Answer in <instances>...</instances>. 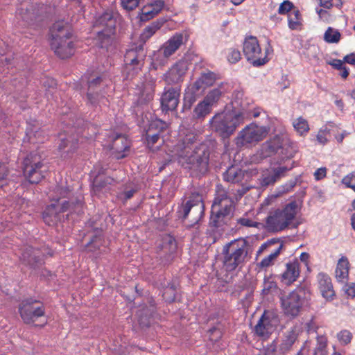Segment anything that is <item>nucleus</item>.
Listing matches in <instances>:
<instances>
[{
  "instance_id": "f257e3e1",
  "label": "nucleus",
  "mask_w": 355,
  "mask_h": 355,
  "mask_svg": "<svg viewBox=\"0 0 355 355\" xmlns=\"http://www.w3.org/2000/svg\"><path fill=\"white\" fill-rule=\"evenodd\" d=\"M196 141V135L189 132L174 146L172 152L179 159V162L192 171L193 175L198 176L208 171L210 150L205 144L193 148Z\"/></svg>"
},
{
  "instance_id": "f03ea898",
  "label": "nucleus",
  "mask_w": 355,
  "mask_h": 355,
  "mask_svg": "<svg viewBox=\"0 0 355 355\" xmlns=\"http://www.w3.org/2000/svg\"><path fill=\"white\" fill-rule=\"evenodd\" d=\"M72 191L68 187L57 186L51 197L52 202L43 212V219L48 225H53L63 219L62 213L74 211L76 206H82V202L71 199Z\"/></svg>"
},
{
  "instance_id": "7ed1b4c3",
  "label": "nucleus",
  "mask_w": 355,
  "mask_h": 355,
  "mask_svg": "<svg viewBox=\"0 0 355 355\" xmlns=\"http://www.w3.org/2000/svg\"><path fill=\"white\" fill-rule=\"evenodd\" d=\"M76 21L73 17L70 21H58L50 29L51 47L61 59L69 58L73 54L74 44L69 23L72 24Z\"/></svg>"
},
{
  "instance_id": "20e7f679",
  "label": "nucleus",
  "mask_w": 355,
  "mask_h": 355,
  "mask_svg": "<svg viewBox=\"0 0 355 355\" xmlns=\"http://www.w3.org/2000/svg\"><path fill=\"white\" fill-rule=\"evenodd\" d=\"M248 116L245 110H238L232 104V109L216 114L209 121L211 130L222 138L226 139L234 134L236 128L245 122Z\"/></svg>"
},
{
  "instance_id": "39448f33",
  "label": "nucleus",
  "mask_w": 355,
  "mask_h": 355,
  "mask_svg": "<svg viewBox=\"0 0 355 355\" xmlns=\"http://www.w3.org/2000/svg\"><path fill=\"white\" fill-rule=\"evenodd\" d=\"M235 209L234 202L227 191L217 186L216 196L211 205L210 225L220 227L232 218Z\"/></svg>"
},
{
  "instance_id": "423d86ee",
  "label": "nucleus",
  "mask_w": 355,
  "mask_h": 355,
  "mask_svg": "<svg viewBox=\"0 0 355 355\" xmlns=\"http://www.w3.org/2000/svg\"><path fill=\"white\" fill-rule=\"evenodd\" d=\"M118 12L112 9L106 10L96 15L93 22V30L96 34V40L101 48H107L112 42L117 19Z\"/></svg>"
},
{
  "instance_id": "0eeeda50",
  "label": "nucleus",
  "mask_w": 355,
  "mask_h": 355,
  "mask_svg": "<svg viewBox=\"0 0 355 355\" xmlns=\"http://www.w3.org/2000/svg\"><path fill=\"white\" fill-rule=\"evenodd\" d=\"M248 242L244 239L232 241L223 248V266L227 271L235 270L241 267L248 254Z\"/></svg>"
},
{
  "instance_id": "6e6552de",
  "label": "nucleus",
  "mask_w": 355,
  "mask_h": 355,
  "mask_svg": "<svg viewBox=\"0 0 355 355\" xmlns=\"http://www.w3.org/2000/svg\"><path fill=\"white\" fill-rule=\"evenodd\" d=\"M296 201H291L282 209H277L270 212L266 218L267 228L272 232H280L288 227L300 211Z\"/></svg>"
},
{
  "instance_id": "1a4fd4ad",
  "label": "nucleus",
  "mask_w": 355,
  "mask_h": 355,
  "mask_svg": "<svg viewBox=\"0 0 355 355\" xmlns=\"http://www.w3.org/2000/svg\"><path fill=\"white\" fill-rule=\"evenodd\" d=\"M216 80V75L212 71L203 72L195 82L188 85L185 89L183 98V110H189L197 98L200 96L205 90L212 86Z\"/></svg>"
},
{
  "instance_id": "9d476101",
  "label": "nucleus",
  "mask_w": 355,
  "mask_h": 355,
  "mask_svg": "<svg viewBox=\"0 0 355 355\" xmlns=\"http://www.w3.org/2000/svg\"><path fill=\"white\" fill-rule=\"evenodd\" d=\"M297 151V148L295 143L286 141L280 144L279 139H274L264 143L259 153L262 159L277 153L284 160L293 157Z\"/></svg>"
},
{
  "instance_id": "9b49d317",
  "label": "nucleus",
  "mask_w": 355,
  "mask_h": 355,
  "mask_svg": "<svg viewBox=\"0 0 355 355\" xmlns=\"http://www.w3.org/2000/svg\"><path fill=\"white\" fill-rule=\"evenodd\" d=\"M146 52L143 44L132 45L128 49L124 55L127 78H133L141 70L144 64Z\"/></svg>"
},
{
  "instance_id": "f8f14e48",
  "label": "nucleus",
  "mask_w": 355,
  "mask_h": 355,
  "mask_svg": "<svg viewBox=\"0 0 355 355\" xmlns=\"http://www.w3.org/2000/svg\"><path fill=\"white\" fill-rule=\"evenodd\" d=\"M42 156L37 152H32L24 159L23 172L25 178L31 184H37L44 177L42 168Z\"/></svg>"
},
{
  "instance_id": "ddd939ff",
  "label": "nucleus",
  "mask_w": 355,
  "mask_h": 355,
  "mask_svg": "<svg viewBox=\"0 0 355 355\" xmlns=\"http://www.w3.org/2000/svg\"><path fill=\"white\" fill-rule=\"evenodd\" d=\"M178 216L182 219H186L189 214L191 216V224L198 223L204 213V204L202 196L198 193H193L189 196L185 204H182L178 211Z\"/></svg>"
},
{
  "instance_id": "4468645a",
  "label": "nucleus",
  "mask_w": 355,
  "mask_h": 355,
  "mask_svg": "<svg viewBox=\"0 0 355 355\" xmlns=\"http://www.w3.org/2000/svg\"><path fill=\"white\" fill-rule=\"evenodd\" d=\"M269 49H266L263 54L259 41L256 37L249 36L246 37L243 44V52L247 60L255 67L265 64L268 59L267 54Z\"/></svg>"
},
{
  "instance_id": "2eb2a0df",
  "label": "nucleus",
  "mask_w": 355,
  "mask_h": 355,
  "mask_svg": "<svg viewBox=\"0 0 355 355\" xmlns=\"http://www.w3.org/2000/svg\"><path fill=\"white\" fill-rule=\"evenodd\" d=\"M270 128L252 123L243 128L236 138V144L243 146L263 140L268 134Z\"/></svg>"
},
{
  "instance_id": "dca6fc26",
  "label": "nucleus",
  "mask_w": 355,
  "mask_h": 355,
  "mask_svg": "<svg viewBox=\"0 0 355 355\" xmlns=\"http://www.w3.org/2000/svg\"><path fill=\"white\" fill-rule=\"evenodd\" d=\"M304 291L298 288L281 297L282 308L285 315L291 318L298 315L304 304Z\"/></svg>"
},
{
  "instance_id": "f3484780",
  "label": "nucleus",
  "mask_w": 355,
  "mask_h": 355,
  "mask_svg": "<svg viewBox=\"0 0 355 355\" xmlns=\"http://www.w3.org/2000/svg\"><path fill=\"white\" fill-rule=\"evenodd\" d=\"M19 313L23 321L26 324L35 322L40 317L44 315V306L32 298L23 300L19 306Z\"/></svg>"
},
{
  "instance_id": "a211bd4d",
  "label": "nucleus",
  "mask_w": 355,
  "mask_h": 355,
  "mask_svg": "<svg viewBox=\"0 0 355 355\" xmlns=\"http://www.w3.org/2000/svg\"><path fill=\"white\" fill-rule=\"evenodd\" d=\"M277 323L278 319L275 313L265 311L254 327V333L257 336L267 339L274 331Z\"/></svg>"
},
{
  "instance_id": "6ab92c4d",
  "label": "nucleus",
  "mask_w": 355,
  "mask_h": 355,
  "mask_svg": "<svg viewBox=\"0 0 355 355\" xmlns=\"http://www.w3.org/2000/svg\"><path fill=\"white\" fill-rule=\"evenodd\" d=\"M293 166V162L291 166L272 168L263 171L259 179L260 185L262 187H267L274 184L278 180L285 176L286 172L291 170Z\"/></svg>"
},
{
  "instance_id": "aec40b11",
  "label": "nucleus",
  "mask_w": 355,
  "mask_h": 355,
  "mask_svg": "<svg viewBox=\"0 0 355 355\" xmlns=\"http://www.w3.org/2000/svg\"><path fill=\"white\" fill-rule=\"evenodd\" d=\"M180 95L178 87L165 88L161 96V106L163 111H173L176 109Z\"/></svg>"
},
{
  "instance_id": "412c9836",
  "label": "nucleus",
  "mask_w": 355,
  "mask_h": 355,
  "mask_svg": "<svg viewBox=\"0 0 355 355\" xmlns=\"http://www.w3.org/2000/svg\"><path fill=\"white\" fill-rule=\"evenodd\" d=\"M243 92L242 91H234L232 94V104L238 110H245L248 112V116L245 118V121L251 117L257 118L260 116L261 110L259 107L251 109L250 103L247 99H243Z\"/></svg>"
},
{
  "instance_id": "4be33fe9",
  "label": "nucleus",
  "mask_w": 355,
  "mask_h": 355,
  "mask_svg": "<svg viewBox=\"0 0 355 355\" xmlns=\"http://www.w3.org/2000/svg\"><path fill=\"white\" fill-rule=\"evenodd\" d=\"M187 69V62L185 61H179L173 65L164 75V80L169 85L179 83L183 80Z\"/></svg>"
},
{
  "instance_id": "5701e85b",
  "label": "nucleus",
  "mask_w": 355,
  "mask_h": 355,
  "mask_svg": "<svg viewBox=\"0 0 355 355\" xmlns=\"http://www.w3.org/2000/svg\"><path fill=\"white\" fill-rule=\"evenodd\" d=\"M300 332V327L295 325L284 334L282 342L279 346V352L280 354H285L293 349Z\"/></svg>"
},
{
  "instance_id": "b1692460",
  "label": "nucleus",
  "mask_w": 355,
  "mask_h": 355,
  "mask_svg": "<svg viewBox=\"0 0 355 355\" xmlns=\"http://www.w3.org/2000/svg\"><path fill=\"white\" fill-rule=\"evenodd\" d=\"M44 9L43 5L36 4L31 6L30 8H21L17 10V17H20L24 24L22 25H31L34 21L40 18V15Z\"/></svg>"
},
{
  "instance_id": "393cba45",
  "label": "nucleus",
  "mask_w": 355,
  "mask_h": 355,
  "mask_svg": "<svg viewBox=\"0 0 355 355\" xmlns=\"http://www.w3.org/2000/svg\"><path fill=\"white\" fill-rule=\"evenodd\" d=\"M166 127V123L161 120H157L150 124L149 128L146 133V140L148 147L152 150L158 149L154 145L160 139V132Z\"/></svg>"
},
{
  "instance_id": "a878e982",
  "label": "nucleus",
  "mask_w": 355,
  "mask_h": 355,
  "mask_svg": "<svg viewBox=\"0 0 355 355\" xmlns=\"http://www.w3.org/2000/svg\"><path fill=\"white\" fill-rule=\"evenodd\" d=\"M300 263L297 259L287 262L286 269L281 276L282 282L286 285H291L295 282L300 276Z\"/></svg>"
},
{
  "instance_id": "bb28decb",
  "label": "nucleus",
  "mask_w": 355,
  "mask_h": 355,
  "mask_svg": "<svg viewBox=\"0 0 355 355\" xmlns=\"http://www.w3.org/2000/svg\"><path fill=\"white\" fill-rule=\"evenodd\" d=\"M318 288L322 297L327 300H332L335 295L330 277L324 272H319L317 275Z\"/></svg>"
},
{
  "instance_id": "cd10ccee",
  "label": "nucleus",
  "mask_w": 355,
  "mask_h": 355,
  "mask_svg": "<svg viewBox=\"0 0 355 355\" xmlns=\"http://www.w3.org/2000/svg\"><path fill=\"white\" fill-rule=\"evenodd\" d=\"M183 34L177 33L162 45L159 52L165 58H168L180 48L183 44Z\"/></svg>"
},
{
  "instance_id": "c85d7f7f",
  "label": "nucleus",
  "mask_w": 355,
  "mask_h": 355,
  "mask_svg": "<svg viewBox=\"0 0 355 355\" xmlns=\"http://www.w3.org/2000/svg\"><path fill=\"white\" fill-rule=\"evenodd\" d=\"M21 260L32 268H36L43 263V256L40 251L32 247L26 248L21 256Z\"/></svg>"
},
{
  "instance_id": "c756f323",
  "label": "nucleus",
  "mask_w": 355,
  "mask_h": 355,
  "mask_svg": "<svg viewBox=\"0 0 355 355\" xmlns=\"http://www.w3.org/2000/svg\"><path fill=\"white\" fill-rule=\"evenodd\" d=\"M130 141L123 135H116L112 141V149L117 159L125 157L130 151Z\"/></svg>"
},
{
  "instance_id": "7c9ffc66",
  "label": "nucleus",
  "mask_w": 355,
  "mask_h": 355,
  "mask_svg": "<svg viewBox=\"0 0 355 355\" xmlns=\"http://www.w3.org/2000/svg\"><path fill=\"white\" fill-rule=\"evenodd\" d=\"M85 249L88 252L94 253L96 257H99L105 252L106 247L105 246V240L101 232H98V233L86 245Z\"/></svg>"
},
{
  "instance_id": "2f4dec72",
  "label": "nucleus",
  "mask_w": 355,
  "mask_h": 355,
  "mask_svg": "<svg viewBox=\"0 0 355 355\" xmlns=\"http://www.w3.org/2000/svg\"><path fill=\"white\" fill-rule=\"evenodd\" d=\"M101 82L102 78L101 77H96V78L88 81L87 97L88 101L93 105H95L98 103L100 98L102 96L96 91L98 87H100Z\"/></svg>"
},
{
  "instance_id": "473e14b6",
  "label": "nucleus",
  "mask_w": 355,
  "mask_h": 355,
  "mask_svg": "<svg viewBox=\"0 0 355 355\" xmlns=\"http://www.w3.org/2000/svg\"><path fill=\"white\" fill-rule=\"evenodd\" d=\"M244 178V171L237 166H231L223 173L224 180L231 183L241 182Z\"/></svg>"
},
{
  "instance_id": "72a5a7b5",
  "label": "nucleus",
  "mask_w": 355,
  "mask_h": 355,
  "mask_svg": "<svg viewBox=\"0 0 355 355\" xmlns=\"http://www.w3.org/2000/svg\"><path fill=\"white\" fill-rule=\"evenodd\" d=\"M349 275V262L347 258L342 257L338 260L336 268V278L339 282L344 283Z\"/></svg>"
},
{
  "instance_id": "f704fd0d",
  "label": "nucleus",
  "mask_w": 355,
  "mask_h": 355,
  "mask_svg": "<svg viewBox=\"0 0 355 355\" xmlns=\"http://www.w3.org/2000/svg\"><path fill=\"white\" fill-rule=\"evenodd\" d=\"M212 107L204 100L200 101L194 107L192 118L202 121L211 113Z\"/></svg>"
},
{
  "instance_id": "c9c22d12",
  "label": "nucleus",
  "mask_w": 355,
  "mask_h": 355,
  "mask_svg": "<svg viewBox=\"0 0 355 355\" xmlns=\"http://www.w3.org/2000/svg\"><path fill=\"white\" fill-rule=\"evenodd\" d=\"M164 21L162 20H157L152 22L150 25L147 26L141 34L140 35V40L144 44L158 30L163 26Z\"/></svg>"
},
{
  "instance_id": "e433bc0d",
  "label": "nucleus",
  "mask_w": 355,
  "mask_h": 355,
  "mask_svg": "<svg viewBox=\"0 0 355 355\" xmlns=\"http://www.w3.org/2000/svg\"><path fill=\"white\" fill-rule=\"evenodd\" d=\"M105 169L101 164L94 166L90 174L91 178H93V187H101L103 186V175H105Z\"/></svg>"
},
{
  "instance_id": "4c0bfd02",
  "label": "nucleus",
  "mask_w": 355,
  "mask_h": 355,
  "mask_svg": "<svg viewBox=\"0 0 355 355\" xmlns=\"http://www.w3.org/2000/svg\"><path fill=\"white\" fill-rule=\"evenodd\" d=\"M293 125L296 132L301 136L306 135L309 131L308 121L302 116L294 120Z\"/></svg>"
},
{
  "instance_id": "58836bf2",
  "label": "nucleus",
  "mask_w": 355,
  "mask_h": 355,
  "mask_svg": "<svg viewBox=\"0 0 355 355\" xmlns=\"http://www.w3.org/2000/svg\"><path fill=\"white\" fill-rule=\"evenodd\" d=\"M301 15L298 10H294L293 12L288 16V25L289 28L291 30H297L300 28L302 25L301 23Z\"/></svg>"
},
{
  "instance_id": "ea45409f",
  "label": "nucleus",
  "mask_w": 355,
  "mask_h": 355,
  "mask_svg": "<svg viewBox=\"0 0 355 355\" xmlns=\"http://www.w3.org/2000/svg\"><path fill=\"white\" fill-rule=\"evenodd\" d=\"M222 95V91L219 87L214 88L208 92L203 100L212 107L217 103Z\"/></svg>"
},
{
  "instance_id": "a19ab883",
  "label": "nucleus",
  "mask_w": 355,
  "mask_h": 355,
  "mask_svg": "<svg viewBox=\"0 0 355 355\" xmlns=\"http://www.w3.org/2000/svg\"><path fill=\"white\" fill-rule=\"evenodd\" d=\"M161 249L165 253H172L176 249V243L175 239L171 236H166L162 239Z\"/></svg>"
},
{
  "instance_id": "79ce46f5",
  "label": "nucleus",
  "mask_w": 355,
  "mask_h": 355,
  "mask_svg": "<svg viewBox=\"0 0 355 355\" xmlns=\"http://www.w3.org/2000/svg\"><path fill=\"white\" fill-rule=\"evenodd\" d=\"M340 33L338 30L329 27L324 33V40L328 43H337L340 41Z\"/></svg>"
},
{
  "instance_id": "37998d69",
  "label": "nucleus",
  "mask_w": 355,
  "mask_h": 355,
  "mask_svg": "<svg viewBox=\"0 0 355 355\" xmlns=\"http://www.w3.org/2000/svg\"><path fill=\"white\" fill-rule=\"evenodd\" d=\"M281 250H282V245H280L277 249H276L274 252L270 254L268 257L263 258L259 263V266L261 268H267V267L271 266L273 263V261L279 254Z\"/></svg>"
},
{
  "instance_id": "c03bdc74",
  "label": "nucleus",
  "mask_w": 355,
  "mask_h": 355,
  "mask_svg": "<svg viewBox=\"0 0 355 355\" xmlns=\"http://www.w3.org/2000/svg\"><path fill=\"white\" fill-rule=\"evenodd\" d=\"M226 56L227 61L231 64H235L241 59V54L239 49L230 48L227 50Z\"/></svg>"
},
{
  "instance_id": "a18cd8bd",
  "label": "nucleus",
  "mask_w": 355,
  "mask_h": 355,
  "mask_svg": "<svg viewBox=\"0 0 355 355\" xmlns=\"http://www.w3.org/2000/svg\"><path fill=\"white\" fill-rule=\"evenodd\" d=\"M238 225L247 227H258L259 223L252 220L248 217V214H245L242 217L236 220Z\"/></svg>"
},
{
  "instance_id": "49530a36",
  "label": "nucleus",
  "mask_w": 355,
  "mask_h": 355,
  "mask_svg": "<svg viewBox=\"0 0 355 355\" xmlns=\"http://www.w3.org/2000/svg\"><path fill=\"white\" fill-rule=\"evenodd\" d=\"M330 131L331 130L327 126L322 128L318 131L317 135V141L319 144L324 145L328 142V137L330 136Z\"/></svg>"
},
{
  "instance_id": "de8ad7c7",
  "label": "nucleus",
  "mask_w": 355,
  "mask_h": 355,
  "mask_svg": "<svg viewBox=\"0 0 355 355\" xmlns=\"http://www.w3.org/2000/svg\"><path fill=\"white\" fill-rule=\"evenodd\" d=\"M77 139L61 138V143L59 146L60 149H64L69 146L70 150L73 151L77 148Z\"/></svg>"
},
{
  "instance_id": "09e8293b",
  "label": "nucleus",
  "mask_w": 355,
  "mask_h": 355,
  "mask_svg": "<svg viewBox=\"0 0 355 355\" xmlns=\"http://www.w3.org/2000/svg\"><path fill=\"white\" fill-rule=\"evenodd\" d=\"M337 338L342 345L349 344L352 339V334L348 330H342L337 334Z\"/></svg>"
},
{
  "instance_id": "8fccbe9b",
  "label": "nucleus",
  "mask_w": 355,
  "mask_h": 355,
  "mask_svg": "<svg viewBox=\"0 0 355 355\" xmlns=\"http://www.w3.org/2000/svg\"><path fill=\"white\" fill-rule=\"evenodd\" d=\"M276 288L275 282L270 277H266L263 284L262 293L268 294L271 291Z\"/></svg>"
},
{
  "instance_id": "3c124183",
  "label": "nucleus",
  "mask_w": 355,
  "mask_h": 355,
  "mask_svg": "<svg viewBox=\"0 0 355 355\" xmlns=\"http://www.w3.org/2000/svg\"><path fill=\"white\" fill-rule=\"evenodd\" d=\"M158 12H155V10L153 8L144 6L142 9L141 19L143 21H147L152 19Z\"/></svg>"
},
{
  "instance_id": "603ef678",
  "label": "nucleus",
  "mask_w": 355,
  "mask_h": 355,
  "mask_svg": "<svg viewBox=\"0 0 355 355\" xmlns=\"http://www.w3.org/2000/svg\"><path fill=\"white\" fill-rule=\"evenodd\" d=\"M327 338L324 335L317 336L316 345L314 350H327Z\"/></svg>"
},
{
  "instance_id": "864d4df0",
  "label": "nucleus",
  "mask_w": 355,
  "mask_h": 355,
  "mask_svg": "<svg viewBox=\"0 0 355 355\" xmlns=\"http://www.w3.org/2000/svg\"><path fill=\"white\" fill-rule=\"evenodd\" d=\"M294 5L292 2L286 0L284 1L279 6L278 13L280 15H285L288 13L293 8Z\"/></svg>"
},
{
  "instance_id": "5fc2aeb1",
  "label": "nucleus",
  "mask_w": 355,
  "mask_h": 355,
  "mask_svg": "<svg viewBox=\"0 0 355 355\" xmlns=\"http://www.w3.org/2000/svg\"><path fill=\"white\" fill-rule=\"evenodd\" d=\"M342 183L346 187L351 188L355 191V175L352 173L345 176L342 180Z\"/></svg>"
},
{
  "instance_id": "6e6d98bb",
  "label": "nucleus",
  "mask_w": 355,
  "mask_h": 355,
  "mask_svg": "<svg viewBox=\"0 0 355 355\" xmlns=\"http://www.w3.org/2000/svg\"><path fill=\"white\" fill-rule=\"evenodd\" d=\"M140 0H121V6L127 10H132L139 5Z\"/></svg>"
},
{
  "instance_id": "4d7b16f0",
  "label": "nucleus",
  "mask_w": 355,
  "mask_h": 355,
  "mask_svg": "<svg viewBox=\"0 0 355 355\" xmlns=\"http://www.w3.org/2000/svg\"><path fill=\"white\" fill-rule=\"evenodd\" d=\"M277 342L274 340L270 344L263 348V355H277Z\"/></svg>"
},
{
  "instance_id": "13d9d810",
  "label": "nucleus",
  "mask_w": 355,
  "mask_h": 355,
  "mask_svg": "<svg viewBox=\"0 0 355 355\" xmlns=\"http://www.w3.org/2000/svg\"><path fill=\"white\" fill-rule=\"evenodd\" d=\"M8 168L7 166L0 162V187H2L4 184L6 178L8 175Z\"/></svg>"
},
{
  "instance_id": "bf43d9fd",
  "label": "nucleus",
  "mask_w": 355,
  "mask_h": 355,
  "mask_svg": "<svg viewBox=\"0 0 355 355\" xmlns=\"http://www.w3.org/2000/svg\"><path fill=\"white\" fill-rule=\"evenodd\" d=\"M31 134H33V143H42L44 141L43 139L40 138L42 132L38 131L35 128H33V130L31 131H28L27 132V136H28Z\"/></svg>"
},
{
  "instance_id": "052dcab7",
  "label": "nucleus",
  "mask_w": 355,
  "mask_h": 355,
  "mask_svg": "<svg viewBox=\"0 0 355 355\" xmlns=\"http://www.w3.org/2000/svg\"><path fill=\"white\" fill-rule=\"evenodd\" d=\"M114 181V180L112 178H111L110 176L103 175V186H102L101 187H93L95 191H99L101 189H103L105 188L107 186L111 185Z\"/></svg>"
},
{
  "instance_id": "680f3d73",
  "label": "nucleus",
  "mask_w": 355,
  "mask_h": 355,
  "mask_svg": "<svg viewBox=\"0 0 355 355\" xmlns=\"http://www.w3.org/2000/svg\"><path fill=\"white\" fill-rule=\"evenodd\" d=\"M345 293L351 297H355V283L346 284L343 288Z\"/></svg>"
},
{
  "instance_id": "e2e57ef3",
  "label": "nucleus",
  "mask_w": 355,
  "mask_h": 355,
  "mask_svg": "<svg viewBox=\"0 0 355 355\" xmlns=\"http://www.w3.org/2000/svg\"><path fill=\"white\" fill-rule=\"evenodd\" d=\"M305 327L309 334L316 332L318 326L313 320V319L310 320L309 322H306Z\"/></svg>"
},
{
  "instance_id": "0e129e2a",
  "label": "nucleus",
  "mask_w": 355,
  "mask_h": 355,
  "mask_svg": "<svg viewBox=\"0 0 355 355\" xmlns=\"http://www.w3.org/2000/svg\"><path fill=\"white\" fill-rule=\"evenodd\" d=\"M327 174V168L325 167H321L318 168L314 173V177L316 180H320L323 179Z\"/></svg>"
},
{
  "instance_id": "69168bd1",
  "label": "nucleus",
  "mask_w": 355,
  "mask_h": 355,
  "mask_svg": "<svg viewBox=\"0 0 355 355\" xmlns=\"http://www.w3.org/2000/svg\"><path fill=\"white\" fill-rule=\"evenodd\" d=\"M148 6L153 8L155 10V12H159L164 6V1L161 0L156 1Z\"/></svg>"
},
{
  "instance_id": "338daca9",
  "label": "nucleus",
  "mask_w": 355,
  "mask_h": 355,
  "mask_svg": "<svg viewBox=\"0 0 355 355\" xmlns=\"http://www.w3.org/2000/svg\"><path fill=\"white\" fill-rule=\"evenodd\" d=\"M297 179L295 178L294 180H289L284 186V192H288L291 190L297 184Z\"/></svg>"
},
{
  "instance_id": "774afa93",
  "label": "nucleus",
  "mask_w": 355,
  "mask_h": 355,
  "mask_svg": "<svg viewBox=\"0 0 355 355\" xmlns=\"http://www.w3.org/2000/svg\"><path fill=\"white\" fill-rule=\"evenodd\" d=\"M135 192H136V190L132 189L130 190L124 191L123 193H121V195L123 196V198L125 200H127L130 199L134 196Z\"/></svg>"
}]
</instances>
